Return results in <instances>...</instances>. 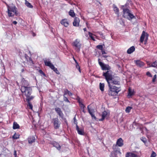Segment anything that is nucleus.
I'll use <instances>...</instances> for the list:
<instances>
[{
    "label": "nucleus",
    "instance_id": "a19ab883",
    "mask_svg": "<svg viewBox=\"0 0 157 157\" xmlns=\"http://www.w3.org/2000/svg\"><path fill=\"white\" fill-rule=\"evenodd\" d=\"M157 66V61H155L153 63L150 67H155Z\"/></svg>",
    "mask_w": 157,
    "mask_h": 157
},
{
    "label": "nucleus",
    "instance_id": "58836bf2",
    "mask_svg": "<svg viewBox=\"0 0 157 157\" xmlns=\"http://www.w3.org/2000/svg\"><path fill=\"white\" fill-rule=\"evenodd\" d=\"M132 108V107L131 106H128L125 109L126 112L127 113H129L130 112Z\"/></svg>",
    "mask_w": 157,
    "mask_h": 157
},
{
    "label": "nucleus",
    "instance_id": "4468645a",
    "mask_svg": "<svg viewBox=\"0 0 157 157\" xmlns=\"http://www.w3.org/2000/svg\"><path fill=\"white\" fill-rule=\"evenodd\" d=\"M76 100L79 103V105L81 108H85V107L84 105L82 103V100L78 96L77 97Z\"/></svg>",
    "mask_w": 157,
    "mask_h": 157
},
{
    "label": "nucleus",
    "instance_id": "a878e982",
    "mask_svg": "<svg viewBox=\"0 0 157 157\" xmlns=\"http://www.w3.org/2000/svg\"><path fill=\"white\" fill-rule=\"evenodd\" d=\"M20 126L16 122H14L13 125V129H19L20 128Z\"/></svg>",
    "mask_w": 157,
    "mask_h": 157
},
{
    "label": "nucleus",
    "instance_id": "49530a36",
    "mask_svg": "<svg viewBox=\"0 0 157 157\" xmlns=\"http://www.w3.org/2000/svg\"><path fill=\"white\" fill-rule=\"evenodd\" d=\"M156 156V153L154 151H153L150 157H155Z\"/></svg>",
    "mask_w": 157,
    "mask_h": 157
},
{
    "label": "nucleus",
    "instance_id": "1a4fd4ad",
    "mask_svg": "<svg viewBox=\"0 0 157 157\" xmlns=\"http://www.w3.org/2000/svg\"><path fill=\"white\" fill-rule=\"evenodd\" d=\"M118 154H121L120 150L113 151L111 153L110 157H118Z\"/></svg>",
    "mask_w": 157,
    "mask_h": 157
},
{
    "label": "nucleus",
    "instance_id": "ddd939ff",
    "mask_svg": "<svg viewBox=\"0 0 157 157\" xmlns=\"http://www.w3.org/2000/svg\"><path fill=\"white\" fill-rule=\"evenodd\" d=\"M25 57L29 64L31 65L34 64L33 62L31 57H29L27 54L25 55Z\"/></svg>",
    "mask_w": 157,
    "mask_h": 157
},
{
    "label": "nucleus",
    "instance_id": "0e129e2a",
    "mask_svg": "<svg viewBox=\"0 0 157 157\" xmlns=\"http://www.w3.org/2000/svg\"><path fill=\"white\" fill-rule=\"evenodd\" d=\"M1 155H2V154H0V156H1Z\"/></svg>",
    "mask_w": 157,
    "mask_h": 157
},
{
    "label": "nucleus",
    "instance_id": "79ce46f5",
    "mask_svg": "<svg viewBox=\"0 0 157 157\" xmlns=\"http://www.w3.org/2000/svg\"><path fill=\"white\" fill-rule=\"evenodd\" d=\"M96 48L100 50H102L103 49V46L101 45H98L97 46Z\"/></svg>",
    "mask_w": 157,
    "mask_h": 157
},
{
    "label": "nucleus",
    "instance_id": "4d7b16f0",
    "mask_svg": "<svg viewBox=\"0 0 157 157\" xmlns=\"http://www.w3.org/2000/svg\"><path fill=\"white\" fill-rule=\"evenodd\" d=\"M81 110L84 113H85V111L84 110V108H80Z\"/></svg>",
    "mask_w": 157,
    "mask_h": 157
},
{
    "label": "nucleus",
    "instance_id": "3c124183",
    "mask_svg": "<svg viewBox=\"0 0 157 157\" xmlns=\"http://www.w3.org/2000/svg\"><path fill=\"white\" fill-rule=\"evenodd\" d=\"M157 78V75H155L153 77V78L152 79V82H154L155 81V80Z\"/></svg>",
    "mask_w": 157,
    "mask_h": 157
},
{
    "label": "nucleus",
    "instance_id": "9d476101",
    "mask_svg": "<svg viewBox=\"0 0 157 157\" xmlns=\"http://www.w3.org/2000/svg\"><path fill=\"white\" fill-rule=\"evenodd\" d=\"M79 19L78 17H75L74 18V21L73 22V25L75 27H78L80 23Z\"/></svg>",
    "mask_w": 157,
    "mask_h": 157
},
{
    "label": "nucleus",
    "instance_id": "412c9836",
    "mask_svg": "<svg viewBox=\"0 0 157 157\" xmlns=\"http://www.w3.org/2000/svg\"><path fill=\"white\" fill-rule=\"evenodd\" d=\"M45 65L49 67L51 69V68H54V65L50 62V61H47L45 60L44 61Z\"/></svg>",
    "mask_w": 157,
    "mask_h": 157
},
{
    "label": "nucleus",
    "instance_id": "6e6552de",
    "mask_svg": "<svg viewBox=\"0 0 157 157\" xmlns=\"http://www.w3.org/2000/svg\"><path fill=\"white\" fill-rule=\"evenodd\" d=\"M120 78L119 77H117L112 78L110 82L111 83L114 85H119L120 84Z\"/></svg>",
    "mask_w": 157,
    "mask_h": 157
},
{
    "label": "nucleus",
    "instance_id": "a211bd4d",
    "mask_svg": "<svg viewBox=\"0 0 157 157\" xmlns=\"http://www.w3.org/2000/svg\"><path fill=\"white\" fill-rule=\"evenodd\" d=\"M27 140L29 143L31 144L35 141V137L33 136H29Z\"/></svg>",
    "mask_w": 157,
    "mask_h": 157
},
{
    "label": "nucleus",
    "instance_id": "c756f323",
    "mask_svg": "<svg viewBox=\"0 0 157 157\" xmlns=\"http://www.w3.org/2000/svg\"><path fill=\"white\" fill-rule=\"evenodd\" d=\"M69 14L72 17H74L75 16V13L73 10H71L69 12Z\"/></svg>",
    "mask_w": 157,
    "mask_h": 157
},
{
    "label": "nucleus",
    "instance_id": "2eb2a0df",
    "mask_svg": "<svg viewBox=\"0 0 157 157\" xmlns=\"http://www.w3.org/2000/svg\"><path fill=\"white\" fill-rule=\"evenodd\" d=\"M55 110L60 117L62 118L63 117L64 115L60 108H56L55 109Z\"/></svg>",
    "mask_w": 157,
    "mask_h": 157
},
{
    "label": "nucleus",
    "instance_id": "603ef678",
    "mask_svg": "<svg viewBox=\"0 0 157 157\" xmlns=\"http://www.w3.org/2000/svg\"><path fill=\"white\" fill-rule=\"evenodd\" d=\"M39 72L41 74L43 75L44 76H45V74L44 73L43 71L41 70H39Z\"/></svg>",
    "mask_w": 157,
    "mask_h": 157
},
{
    "label": "nucleus",
    "instance_id": "423d86ee",
    "mask_svg": "<svg viewBox=\"0 0 157 157\" xmlns=\"http://www.w3.org/2000/svg\"><path fill=\"white\" fill-rule=\"evenodd\" d=\"M52 123L53 124V127L55 129H57L59 128L61 122L58 118H53L52 119Z\"/></svg>",
    "mask_w": 157,
    "mask_h": 157
},
{
    "label": "nucleus",
    "instance_id": "37998d69",
    "mask_svg": "<svg viewBox=\"0 0 157 157\" xmlns=\"http://www.w3.org/2000/svg\"><path fill=\"white\" fill-rule=\"evenodd\" d=\"M148 36L149 35L148 33H147V35H146V36L145 37V38L144 40V44H146L147 43V42L148 39Z\"/></svg>",
    "mask_w": 157,
    "mask_h": 157
},
{
    "label": "nucleus",
    "instance_id": "20e7f679",
    "mask_svg": "<svg viewBox=\"0 0 157 157\" xmlns=\"http://www.w3.org/2000/svg\"><path fill=\"white\" fill-rule=\"evenodd\" d=\"M72 46L75 48V49L77 52H79L81 47V44L80 40L76 39L72 44Z\"/></svg>",
    "mask_w": 157,
    "mask_h": 157
},
{
    "label": "nucleus",
    "instance_id": "f03ea898",
    "mask_svg": "<svg viewBox=\"0 0 157 157\" xmlns=\"http://www.w3.org/2000/svg\"><path fill=\"white\" fill-rule=\"evenodd\" d=\"M108 84L109 89L108 94L109 96H114L117 95L118 93L121 90L120 87L111 85L110 83Z\"/></svg>",
    "mask_w": 157,
    "mask_h": 157
},
{
    "label": "nucleus",
    "instance_id": "09e8293b",
    "mask_svg": "<svg viewBox=\"0 0 157 157\" xmlns=\"http://www.w3.org/2000/svg\"><path fill=\"white\" fill-rule=\"evenodd\" d=\"M73 122L74 124H76V126H77V125H78V124H77V120H76V119L75 117H74V118Z\"/></svg>",
    "mask_w": 157,
    "mask_h": 157
},
{
    "label": "nucleus",
    "instance_id": "f704fd0d",
    "mask_svg": "<svg viewBox=\"0 0 157 157\" xmlns=\"http://www.w3.org/2000/svg\"><path fill=\"white\" fill-rule=\"evenodd\" d=\"M118 147V146H117V145L116 144H113L112 146V149L113 151L118 150V149L120 150V148H119Z\"/></svg>",
    "mask_w": 157,
    "mask_h": 157
},
{
    "label": "nucleus",
    "instance_id": "f8f14e48",
    "mask_svg": "<svg viewBox=\"0 0 157 157\" xmlns=\"http://www.w3.org/2000/svg\"><path fill=\"white\" fill-rule=\"evenodd\" d=\"M60 23L66 27H67L69 25V23L67 19H62L60 21Z\"/></svg>",
    "mask_w": 157,
    "mask_h": 157
},
{
    "label": "nucleus",
    "instance_id": "4be33fe9",
    "mask_svg": "<svg viewBox=\"0 0 157 157\" xmlns=\"http://www.w3.org/2000/svg\"><path fill=\"white\" fill-rule=\"evenodd\" d=\"M125 157H138V155L132 152H128L126 154Z\"/></svg>",
    "mask_w": 157,
    "mask_h": 157
},
{
    "label": "nucleus",
    "instance_id": "7ed1b4c3",
    "mask_svg": "<svg viewBox=\"0 0 157 157\" xmlns=\"http://www.w3.org/2000/svg\"><path fill=\"white\" fill-rule=\"evenodd\" d=\"M7 13L8 16L9 17H13L14 15L16 16L18 15V13H17V8L14 6H9L7 4Z\"/></svg>",
    "mask_w": 157,
    "mask_h": 157
},
{
    "label": "nucleus",
    "instance_id": "0eeeda50",
    "mask_svg": "<svg viewBox=\"0 0 157 157\" xmlns=\"http://www.w3.org/2000/svg\"><path fill=\"white\" fill-rule=\"evenodd\" d=\"M100 59H98V63L101 68L103 70L110 71L111 69V67L108 64H105L102 62L100 61Z\"/></svg>",
    "mask_w": 157,
    "mask_h": 157
},
{
    "label": "nucleus",
    "instance_id": "6ab92c4d",
    "mask_svg": "<svg viewBox=\"0 0 157 157\" xmlns=\"http://www.w3.org/2000/svg\"><path fill=\"white\" fill-rule=\"evenodd\" d=\"M76 129L79 134L81 135H84V130L83 129L79 128L78 126L77 125L76 127Z\"/></svg>",
    "mask_w": 157,
    "mask_h": 157
},
{
    "label": "nucleus",
    "instance_id": "dca6fc26",
    "mask_svg": "<svg viewBox=\"0 0 157 157\" xmlns=\"http://www.w3.org/2000/svg\"><path fill=\"white\" fill-rule=\"evenodd\" d=\"M123 12L124 14V17H127L128 16L129 13H130V11L128 9H124L123 10Z\"/></svg>",
    "mask_w": 157,
    "mask_h": 157
},
{
    "label": "nucleus",
    "instance_id": "473e14b6",
    "mask_svg": "<svg viewBox=\"0 0 157 157\" xmlns=\"http://www.w3.org/2000/svg\"><path fill=\"white\" fill-rule=\"evenodd\" d=\"M88 34L89 35V37L91 38V39L93 41H95V39L94 37L93 36H94L95 35H93V34L90 32H88Z\"/></svg>",
    "mask_w": 157,
    "mask_h": 157
},
{
    "label": "nucleus",
    "instance_id": "c03bdc74",
    "mask_svg": "<svg viewBox=\"0 0 157 157\" xmlns=\"http://www.w3.org/2000/svg\"><path fill=\"white\" fill-rule=\"evenodd\" d=\"M63 100L65 102L70 103V101L68 100V98L66 97H65V95H63Z\"/></svg>",
    "mask_w": 157,
    "mask_h": 157
},
{
    "label": "nucleus",
    "instance_id": "f257e3e1",
    "mask_svg": "<svg viewBox=\"0 0 157 157\" xmlns=\"http://www.w3.org/2000/svg\"><path fill=\"white\" fill-rule=\"evenodd\" d=\"M21 91L23 94V97L25 96L26 97L25 100L27 101L28 104L27 105L29 109L33 110V105L31 103L30 101L33 100L35 96L31 95L32 93V89L31 87H27L23 86L21 89Z\"/></svg>",
    "mask_w": 157,
    "mask_h": 157
},
{
    "label": "nucleus",
    "instance_id": "39448f33",
    "mask_svg": "<svg viewBox=\"0 0 157 157\" xmlns=\"http://www.w3.org/2000/svg\"><path fill=\"white\" fill-rule=\"evenodd\" d=\"M103 76L105 77L108 84L110 83V81L112 79L113 77L111 72L110 71H107L105 72H103Z\"/></svg>",
    "mask_w": 157,
    "mask_h": 157
},
{
    "label": "nucleus",
    "instance_id": "4c0bfd02",
    "mask_svg": "<svg viewBox=\"0 0 157 157\" xmlns=\"http://www.w3.org/2000/svg\"><path fill=\"white\" fill-rule=\"evenodd\" d=\"M20 135L18 134L15 133L14 135L13 136V138L14 139H17L19 138Z\"/></svg>",
    "mask_w": 157,
    "mask_h": 157
},
{
    "label": "nucleus",
    "instance_id": "72a5a7b5",
    "mask_svg": "<svg viewBox=\"0 0 157 157\" xmlns=\"http://www.w3.org/2000/svg\"><path fill=\"white\" fill-rule=\"evenodd\" d=\"M25 4L28 7L31 8H33V6L32 5L31 3L27 1L26 0L25 2Z\"/></svg>",
    "mask_w": 157,
    "mask_h": 157
},
{
    "label": "nucleus",
    "instance_id": "bf43d9fd",
    "mask_svg": "<svg viewBox=\"0 0 157 157\" xmlns=\"http://www.w3.org/2000/svg\"><path fill=\"white\" fill-rule=\"evenodd\" d=\"M83 30L84 31H86V28H84Z\"/></svg>",
    "mask_w": 157,
    "mask_h": 157
},
{
    "label": "nucleus",
    "instance_id": "aec40b11",
    "mask_svg": "<svg viewBox=\"0 0 157 157\" xmlns=\"http://www.w3.org/2000/svg\"><path fill=\"white\" fill-rule=\"evenodd\" d=\"M147 33L144 31H143L140 39V41L141 43H143V42L146 35H147Z\"/></svg>",
    "mask_w": 157,
    "mask_h": 157
},
{
    "label": "nucleus",
    "instance_id": "de8ad7c7",
    "mask_svg": "<svg viewBox=\"0 0 157 157\" xmlns=\"http://www.w3.org/2000/svg\"><path fill=\"white\" fill-rule=\"evenodd\" d=\"M69 91L67 89H65L64 90L63 95H65L67 94Z\"/></svg>",
    "mask_w": 157,
    "mask_h": 157
},
{
    "label": "nucleus",
    "instance_id": "5fc2aeb1",
    "mask_svg": "<svg viewBox=\"0 0 157 157\" xmlns=\"http://www.w3.org/2000/svg\"><path fill=\"white\" fill-rule=\"evenodd\" d=\"M101 52H102V55H103V54H106V52H105V51L103 50V49L102 50H101Z\"/></svg>",
    "mask_w": 157,
    "mask_h": 157
},
{
    "label": "nucleus",
    "instance_id": "ea45409f",
    "mask_svg": "<svg viewBox=\"0 0 157 157\" xmlns=\"http://www.w3.org/2000/svg\"><path fill=\"white\" fill-rule=\"evenodd\" d=\"M74 59L75 60L76 63V68L79 70V71L81 72V70L80 69V67H79V64H78V63H77V61L74 58Z\"/></svg>",
    "mask_w": 157,
    "mask_h": 157
},
{
    "label": "nucleus",
    "instance_id": "e433bc0d",
    "mask_svg": "<svg viewBox=\"0 0 157 157\" xmlns=\"http://www.w3.org/2000/svg\"><path fill=\"white\" fill-rule=\"evenodd\" d=\"M140 140L145 144L147 142L146 138L145 137H142L140 138Z\"/></svg>",
    "mask_w": 157,
    "mask_h": 157
},
{
    "label": "nucleus",
    "instance_id": "680f3d73",
    "mask_svg": "<svg viewBox=\"0 0 157 157\" xmlns=\"http://www.w3.org/2000/svg\"><path fill=\"white\" fill-rule=\"evenodd\" d=\"M25 70L23 68L21 69V72H23Z\"/></svg>",
    "mask_w": 157,
    "mask_h": 157
},
{
    "label": "nucleus",
    "instance_id": "b1692460",
    "mask_svg": "<svg viewBox=\"0 0 157 157\" xmlns=\"http://www.w3.org/2000/svg\"><path fill=\"white\" fill-rule=\"evenodd\" d=\"M107 114V113L105 111H103L102 113V118L100 120V121H102L104 120Z\"/></svg>",
    "mask_w": 157,
    "mask_h": 157
},
{
    "label": "nucleus",
    "instance_id": "5701e85b",
    "mask_svg": "<svg viewBox=\"0 0 157 157\" xmlns=\"http://www.w3.org/2000/svg\"><path fill=\"white\" fill-rule=\"evenodd\" d=\"M135 50V48L134 46H132L128 49L127 51V53L128 54H130L134 52Z\"/></svg>",
    "mask_w": 157,
    "mask_h": 157
},
{
    "label": "nucleus",
    "instance_id": "864d4df0",
    "mask_svg": "<svg viewBox=\"0 0 157 157\" xmlns=\"http://www.w3.org/2000/svg\"><path fill=\"white\" fill-rule=\"evenodd\" d=\"M13 155H14L15 157H17V151L15 150H14L13 151Z\"/></svg>",
    "mask_w": 157,
    "mask_h": 157
},
{
    "label": "nucleus",
    "instance_id": "bb28decb",
    "mask_svg": "<svg viewBox=\"0 0 157 157\" xmlns=\"http://www.w3.org/2000/svg\"><path fill=\"white\" fill-rule=\"evenodd\" d=\"M113 10L115 12V13L117 14L118 16H119V9L116 6H113Z\"/></svg>",
    "mask_w": 157,
    "mask_h": 157
},
{
    "label": "nucleus",
    "instance_id": "393cba45",
    "mask_svg": "<svg viewBox=\"0 0 157 157\" xmlns=\"http://www.w3.org/2000/svg\"><path fill=\"white\" fill-rule=\"evenodd\" d=\"M21 82L23 86H21V87H22L23 86H25L27 87H29V86H27L28 85V82L27 81L25 80V79H23L21 81Z\"/></svg>",
    "mask_w": 157,
    "mask_h": 157
},
{
    "label": "nucleus",
    "instance_id": "7c9ffc66",
    "mask_svg": "<svg viewBox=\"0 0 157 157\" xmlns=\"http://www.w3.org/2000/svg\"><path fill=\"white\" fill-rule=\"evenodd\" d=\"M53 145L54 147H56L58 150H60L61 149V146L57 142H55L53 143Z\"/></svg>",
    "mask_w": 157,
    "mask_h": 157
},
{
    "label": "nucleus",
    "instance_id": "e2e57ef3",
    "mask_svg": "<svg viewBox=\"0 0 157 157\" xmlns=\"http://www.w3.org/2000/svg\"><path fill=\"white\" fill-rule=\"evenodd\" d=\"M86 25H87V27H88V24H87V23H86Z\"/></svg>",
    "mask_w": 157,
    "mask_h": 157
},
{
    "label": "nucleus",
    "instance_id": "9b49d317",
    "mask_svg": "<svg viewBox=\"0 0 157 157\" xmlns=\"http://www.w3.org/2000/svg\"><path fill=\"white\" fill-rule=\"evenodd\" d=\"M116 144L118 147H122L124 145V141L122 139L120 138L117 139L116 143Z\"/></svg>",
    "mask_w": 157,
    "mask_h": 157
},
{
    "label": "nucleus",
    "instance_id": "13d9d810",
    "mask_svg": "<svg viewBox=\"0 0 157 157\" xmlns=\"http://www.w3.org/2000/svg\"><path fill=\"white\" fill-rule=\"evenodd\" d=\"M13 23L14 24L16 25L17 24V22L16 21H13Z\"/></svg>",
    "mask_w": 157,
    "mask_h": 157
},
{
    "label": "nucleus",
    "instance_id": "2f4dec72",
    "mask_svg": "<svg viewBox=\"0 0 157 157\" xmlns=\"http://www.w3.org/2000/svg\"><path fill=\"white\" fill-rule=\"evenodd\" d=\"M127 19L130 20L134 18H135V16L132 13H129L128 16L127 17Z\"/></svg>",
    "mask_w": 157,
    "mask_h": 157
},
{
    "label": "nucleus",
    "instance_id": "052dcab7",
    "mask_svg": "<svg viewBox=\"0 0 157 157\" xmlns=\"http://www.w3.org/2000/svg\"><path fill=\"white\" fill-rule=\"evenodd\" d=\"M103 57L105 58H106L107 57V56L106 55H103Z\"/></svg>",
    "mask_w": 157,
    "mask_h": 157
},
{
    "label": "nucleus",
    "instance_id": "c85d7f7f",
    "mask_svg": "<svg viewBox=\"0 0 157 157\" xmlns=\"http://www.w3.org/2000/svg\"><path fill=\"white\" fill-rule=\"evenodd\" d=\"M87 108L88 112L91 115L92 118L96 119V117H95L94 113L91 111L90 109L89 108V106L87 107Z\"/></svg>",
    "mask_w": 157,
    "mask_h": 157
},
{
    "label": "nucleus",
    "instance_id": "8fccbe9b",
    "mask_svg": "<svg viewBox=\"0 0 157 157\" xmlns=\"http://www.w3.org/2000/svg\"><path fill=\"white\" fill-rule=\"evenodd\" d=\"M146 74L148 77H152V75H151V73L149 71L147 72Z\"/></svg>",
    "mask_w": 157,
    "mask_h": 157
},
{
    "label": "nucleus",
    "instance_id": "cd10ccee",
    "mask_svg": "<svg viewBox=\"0 0 157 157\" xmlns=\"http://www.w3.org/2000/svg\"><path fill=\"white\" fill-rule=\"evenodd\" d=\"M105 84L104 83H101L100 82L99 83V89L100 90L102 91L103 92L104 89Z\"/></svg>",
    "mask_w": 157,
    "mask_h": 157
},
{
    "label": "nucleus",
    "instance_id": "6e6d98bb",
    "mask_svg": "<svg viewBox=\"0 0 157 157\" xmlns=\"http://www.w3.org/2000/svg\"><path fill=\"white\" fill-rule=\"evenodd\" d=\"M67 94H68V95L70 96H71L73 95L72 94L71 92L69 91V92H68Z\"/></svg>",
    "mask_w": 157,
    "mask_h": 157
},
{
    "label": "nucleus",
    "instance_id": "c9c22d12",
    "mask_svg": "<svg viewBox=\"0 0 157 157\" xmlns=\"http://www.w3.org/2000/svg\"><path fill=\"white\" fill-rule=\"evenodd\" d=\"M134 94V92L132 91L130 88H129L128 90V95L130 96H132Z\"/></svg>",
    "mask_w": 157,
    "mask_h": 157
},
{
    "label": "nucleus",
    "instance_id": "a18cd8bd",
    "mask_svg": "<svg viewBox=\"0 0 157 157\" xmlns=\"http://www.w3.org/2000/svg\"><path fill=\"white\" fill-rule=\"evenodd\" d=\"M53 67H54V68H51V69L53 70L54 71L56 72L57 74H59V72L58 71L57 68H55L54 66Z\"/></svg>",
    "mask_w": 157,
    "mask_h": 157
},
{
    "label": "nucleus",
    "instance_id": "f3484780",
    "mask_svg": "<svg viewBox=\"0 0 157 157\" xmlns=\"http://www.w3.org/2000/svg\"><path fill=\"white\" fill-rule=\"evenodd\" d=\"M134 62L137 66L140 67H141L144 65V63L140 60H134Z\"/></svg>",
    "mask_w": 157,
    "mask_h": 157
}]
</instances>
